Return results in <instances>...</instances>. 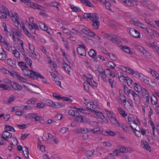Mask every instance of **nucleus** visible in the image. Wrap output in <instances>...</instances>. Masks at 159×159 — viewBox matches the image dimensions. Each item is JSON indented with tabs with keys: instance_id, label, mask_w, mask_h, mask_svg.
Returning a JSON list of instances; mask_svg holds the SVG:
<instances>
[{
	"instance_id": "2",
	"label": "nucleus",
	"mask_w": 159,
	"mask_h": 159,
	"mask_svg": "<svg viewBox=\"0 0 159 159\" xmlns=\"http://www.w3.org/2000/svg\"><path fill=\"white\" fill-rule=\"evenodd\" d=\"M23 86L25 88V90H23L20 93V94L23 95L25 94V90L29 91L34 93H38L39 92V88L36 86L29 84L28 86L24 85Z\"/></svg>"
},
{
	"instance_id": "43",
	"label": "nucleus",
	"mask_w": 159,
	"mask_h": 159,
	"mask_svg": "<svg viewBox=\"0 0 159 159\" xmlns=\"http://www.w3.org/2000/svg\"><path fill=\"white\" fill-rule=\"evenodd\" d=\"M64 105H62L61 103L54 102L53 106H52V107L58 108L64 107Z\"/></svg>"
},
{
	"instance_id": "63",
	"label": "nucleus",
	"mask_w": 159,
	"mask_h": 159,
	"mask_svg": "<svg viewBox=\"0 0 159 159\" xmlns=\"http://www.w3.org/2000/svg\"><path fill=\"white\" fill-rule=\"evenodd\" d=\"M120 152L122 153H126L128 151L125 148L121 147L120 148Z\"/></svg>"
},
{
	"instance_id": "15",
	"label": "nucleus",
	"mask_w": 159,
	"mask_h": 159,
	"mask_svg": "<svg viewBox=\"0 0 159 159\" xmlns=\"http://www.w3.org/2000/svg\"><path fill=\"white\" fill-rule=\"evenodd\" d=\"M149 71L154 77L158 80H159V74L157 72L151 68L149 69Z\"/></svg>"
},
{
	"instance_id": "34",
	"label": "nucleus",
	"mask_w": 159,
	"mask_h": 159,
	"mask_svg": "<svg viewBox=\"0 0 159 159\" xmlns=\"http://www.w3.org/2000/svg\"><path fill=\"white\" fill-rule=\"evenodd\" d=\"M146 43L147 46L149 47H152L154 51L157 50V49L158 48V47L157 46L154 44V42L153 43V44L148 43Z\"/></svg>"
},
{
	"instance_id": "36",
	"label": "nucleus",
	"mask_w": 159,
	"mask_h": 159,
	"mask_svg": "<svg viewBox=\"0 0 159 159\" xmlns=\"http://www.w3.org/2000/svg\"><path fill=\"white\" fill-rule=\"evenodd\" d=\"M106 111L108 117L109 118V119L111 117H115V115L111 111H110L108 110H106Z\"/></svg>"
},
{
	"instance_id": "41",
	"label": "nucleus",
	"mask_w": 159,
	"mask_h": 159,
	"mask_svg": "<svg viewBox=\"0 0 159 159\" xmlns=\"http://www.w3.org/2000/svg\"><path fill=\"white\" fill-rule=\"evenodd\" d=\"M116 66V64L112 61H109L108 63V66L109 68L114 69Z\"/></svg>"
},
{
	"instance_id": "20",
	"label": "nucleus",
	"mask_w": 159,
	"mask_h": 159,
	"mask_svg": "<svg viewBox=\"0 0 159 159\" xmlns=\"http://www.w3.org/2000/svg\"><path fill=\"white\" fill-rule=\"evenodd\" d=\"M91 112L96 114L97 116L100 117L101 119L105 118L103 114L101 112L98 111H96L94 110H92Z\"/></svg>"
},
{
	"instance_id": "29",
	"label": "nucleus",
	"mask_w": 159,
	"mask_h": 159,
	"mask_svg": "<svg viewBox=\"0 0 159 159\" xmlns=\"http://www.w3.org/2000/svg\"><path fill=\"white\" fill-rule=\"evenodd\" d=\"M92 24L93 27L95 29H98L100 25V22L98 21V20H97L93 21Z\"/></svg>"
},
{
	"instance_id": "7",
	"label": "nucleus",
	"mask_w": 159,
	"mask_h": 159,
	"mask_svg": "<svg viewBox=\"0 0 159 159\" xmlns=\"http://www.w3.org/2000/svg\"><path fill=\"white\" fill-rule=\"evenodd\" d=\"M129 33L133 37L135 38H139L140 33L136 30L134 28H131L130 29Z\"/></svg>"
},
{
	"instance_id": "18",
	"label": "nucleus",
	"mask_w": 159,
	"mask_h": 159,
	"mask_svg": "<svg viewBox=\"0 0 159 159\" xmlns=\"http://www.w3.org/2000/svg\"><path fill=\"white\" fill-rule=\"evenodd\" d=\"M80 1L82 3L87 7H94L93 5L88 0H81Z\"/></svg>"
},
{
	"instance_id": "21",
	"label": "nucleus",
	"mask_w": 159,
	"mask_h": 159,
	"mask_svg": "<svg viewBox=\"0 0 159 159\" xmlns=\"http://www.w3.org/2000/svg\"><path fill=\"white\" fill-rule=\"evenodd\" d=\"M34 73V75H33V79L37 80L39 78L42 79H44V76L41 75L40 73L36 72Z\"/></svg>"
},
{
	"instance_id": "58",
	"label": "nucleus",
	"mask_w": 159,
	"mask_h": 159,
	"mask_svg": "<svg viewBox=\"0 0 159 159\" xmlns=\"http://www.w3.org/2000/svg\"><path fill=\"white\" fill-rule=\"evenodd\" d=\"M108 56L110 58L113 60H116L117 59V56L113 54H108Z\"/></svg>"
},
{
	"instance_id": "6",
	"label": "nucleus",
	"mask_w": 159,
	"mask_h": 159,
	"mask_svg": "<svg viewBox=\"0 0 159 159\" xmlns=\"http://www.w3.org/2000/svg\"><path fill=\"white\" fill-rule=\"evenodd\" d=\"M105 36L113 43L118 44H120L121 43L120 40L117 38L114 37L113 35L109 34H105Z\"/></svg>"
},
{
	"instance_id": "24",
	"label": "nucleus",
	"mask_w": 159,
	"mask_h": 159,
	"mask_svg": "<svg viewBox=\"0 0 159 159\" xmlns=\"http://www.w3.org/2000/svg\"><path fill=\"white\" fill-rule=\"evenodd\" d=\"M7 57V55L6 52L4 50L2 49V52H1L0 53V60L2 61L5 60Z\"/></svg>"
},
{
	"instance_id": "19",
	"label": "nucleus",
	"mask_w": 159,
	"mask_h": 159,
	"mask_svg": "<svg viewBox=\"0 0 159 159\" xmlns=\"http://www.w3.org/2000/svg\"><path fill=\"white\" fill-rule=\"evenodd\" d=\"M39 26L41 29L43 30L46 31L48 33L49 32L48 31V27L45 25V24L42 22H40L39 23Z\"/></svg>"
},
{
	"instance_id": "53",
	"label": "nucleus",
	"mask_w": 159,
	"mask_h": 159,
	"mask_svg": "<svg viewBox=\"0 0 159 159\" xmlns=\"http://www.w3.org/2000/svg\"><path fill=\"white\" fill-rule=\"evenodd\" d=\"M123 86L125 93L126 94L128 95L129 94L130 89H128V87L125 85L123 84Z\"/></svg>"
},
{
	"instance_id": "9",
	"label": "nucleus",
	"mask_w": 159,
	"mask_h": 159,
	"mask_svg": "<svg viewBox=\"0 0 159 159\" xmlns=\"http://www.w3.org/2000/svg\"><path fill=\"white\" fill-rule=\"evenodd\" d=\"M28 3H29L27 4V6L28 7H31L34 9L37 8L39 9H41L43 8L42 6L39 5L36 3L31 2V1Z\"/></svg>"
},
{
	"instance_id": "51",
	"label": "nucleus",
	"mask_w": 159,
	"mask_h": 159,
	"mask_svg": "<svg viewBox=\"0 0 159 159\" xmlns=\"http://www.w3.org/2000/svg\"><path fill=\"white\" fill-rule=\"evenodd\" d=\"M2 10L3 12H2L6 15L7 16L9 15L10 12H9L8 9L5 7H2Z\"/></svg>"
},
{
	"instance_id": "27",
	"label": "nucleus",
	"mask_w": 159,
	"mask_h": 159,
	"mask_svg": "<svg viewBox=\"0 0 159 159\" xmlns=\"http://www.w3.org/2000/svg\"><path fill=\"white\" fill-rule=\"evenodd\" d=\"M86 122L89 123L91 125L96 127L98 126V122L96 121H93L89 120V119H86Z\"/></svg>"
},
{
	"instance_id": "62",
	"label": "nucleus",
	"mask_w": 159,
	"mask_h": 159,
	"mask_svg": "<svg viewBox=\"0 0 159 159\" xmlns=\"http://www.w3.org/2000/svg\"><path fill=\"white\" fill-rule=\"evenodd\" d=\"M89 30L88 29L86 28H84V29H81V31L83 33H84L86 34L87 35L89 31Z\"/></svg>"
},
{
	"instance_id": "26",
	"label": "nucleus",
	"mask_w": 159,
	"mask_h": 159,
	"mask_svg": "<svg viewBox=\"0 0 159 159\" xmlns=\"http://www.w3.org/2000/svg\"><path fill=\"white\" fill-rule=\"evenodd\" d=\"M131 128L133 131H138L139 132H140L141 133V134H142L143 135H144L146 134L145 131L142 128H139V129H136V128H134L132 126H131Z\"/></svg>"
},
{
	"instance_id": "22",
	"label": "nucleus",
	"mask_w": 159,
	"mask_h": 159,
	"mask_svg": "<svg viewBox=\"0 0 159 159\" xmlns=\"http://www.w3.org/2000/svg\"><path fill=\"white\" fill-rule=\"evenodd\" d=\"M15 97L12 95H10L9 98H7V100L4 101V103L6 104H10L12 102L14 101L15 100Z\"/></svg>"
},
{
	"instance_id": "28",
	"label": "nucleus",
	"mask_w": 159,
	"mask_h": 159,
	"mask_svg": "<svg viewBox=\"0 0 159 159\" xmlns=\"http://www.w3.org/2000/svg\"><path fill=\"white\" fill-rule=\"evenodd\" d=\"M134 87L135 91L138 93L139 92L140 90H141L142 88L141 86L137 83H134Z\"/></svg>"
},
{
	"instance_id": "14",
	"label": "nucleus",
	"mask_w": 159,
	"mask_h": 159,
	"mask_svg": "<svg viewBox=\"0 0 159 159\" xmlns=\"http://www.w3.org/2000/svg\"><path fill=\"white\" fill-rule=\"evenodd\" d=\"M122 49L123 51L126 53L130 54H133V52L131 51L130 48L126 46H122Z\"/></svg>"
},
{
	"instance_id": "3",
	"label": "nucleus",
	"mask_w": 159,
	"mask_h": 159,
	"mask_svg": "<svg viewBox=\"0 0 159 159\" xmlns=\"http://www.w3.org/2000/svg\"><path fill=\"white\" fill-rule=\"evenodd\" d=\"M84 19H89L91 21H93L97 20H98L97 14L96 13L92 14L91 13H84Z\"/></svg>"
},
{
	"instance_id": "30",
	"label": "nucleus",
	"mask_w": 159,
	"mask_h": 159,
	"mask_svg": "<svg viewBox=\"0 0 159 159\" xmlns=\"http://www.w3.org/2000/svg\"><path fill=\"white\" fill-rule=\"evenodd\" d=\"M0 89H2L1 90H8L10 89V87L6 84H0Z\"/></svg>"
},
{
	"instance_id": "16",
	"label": "nucleus",
	"mask_w": 159,
	"mask_h": 159,
	"mask_svg": "<svg viewBox=\"0 0 159 159\" xmlns=\"http://www.w3.org/2000/svg\"><path fill=\"white\" fill-rule=\"evenodd\" d=\"M77 114V116H76V118L78 122H86V119H88L85 118L83 116H79Z\"/></svg>"
},
{
	"instance_id": "4",
	"label": "nucleus",
	"mask_w": 159,
	"mask_h": 159,
	"mask_svg": "<svg viewBox=\"0 0 159 159\" xmlns=\"http://www.w3.org/2000/svg\"><path fill=\"white\" fill-rule=\"evenodd\" d=\"M23 74L24 75L28 76L30 77L33 79V75H34L35 71H33L32 70H28L27 68H24L22 69Z\"/></svg>"
},
{
	"instance_id": "60",
	"label": "nucleus",
	"mask_w": 159,
	"mask_h": 159,
	"mask_svg": "<svg viewBox=\"0 0 159 159\" xmlns=\"http://www.w3.org/2000/svg\"><path fill=\"white\" fill-rule=\"evenodd\" d=\"M97 70L100 73L99 76H100L101 74H104V70L102 66H99L98 68L97 69Z\"/></svg>"
},
{
	"instance_id": "1",
	"label": "nucleus",
	"mask_w": 159,
	"mask_h": 159,
	"mask_svg": "<svg viewBox=\"0 0 159 159\" xmlns=\"http://www.w3.org/2000/svg\"><path fill=\"white\" fill-rule=\"evenodd\" d=\"M1 137L7 142H12L11 139L14 141L15 144H17L16 138L12 136V133H10L6 130L4 131L1 135Z\"/></svg>"
},
{
	"instance_id": "10",
	"label": "nucleus",
	"mask_w": 159,
	"mask_h": 159,
	"mask_svg": "<svg viewBox=\"0 0 159 159\" xmlns=\"http://www.w3.org/2000/svg\"><path fill=\"white\" fill-rule=\"evenodd\" d=\"M142 82H144L145 83L149 85L152 82V80L149 78L143 75H142V76L141 77V80Z\"/></svg>"
},
{
	"instance_id": "64",
	"label": "nucleus",
	"mask_w": 159,
	"mask_h": 159,
	"mask_svg": "<svg viewBox=\"0 0 159 159\" xmlns=\"http://www.w3.org/2000/svg\"><path fill=\"white\" fill-rule=\"evenodd\" d=\"M51 5L53 7H56L58 9L59 8V5L57 2H52L51 3Z\"/></svg>"
},
{
	"instance_id": "44",
	"label": "nucleus",
	"mask_w": 159,
	"mask_h": 159,
	"mask_svg": "<svg viewBox=\"0 0 159 159\" xmlns=\"http://www.w3.org/2000/svg\"><path fill=\"white\" fill-rule=\"evenodd\" d=\"M25 150L23 151V153L25 155V157L28 159H29V151L28 148L27 147H24Z\"/></svg>"
},
{
	"instance_id": "17",
	"label": "nucleus",
	"mask_w": 159,
	"mask_h": 159,
	"mask_svg": "<svg viewBox=\"0 0 159 159\" xmlns=\"http://www.w3.org/2000/svg\"><path fill=\"white\" fill-rule=\"evenodd\" d=\"M109 120L110 121L116 126L120 127V125L115 117H111V118Z\"/></svg>"
},
{
	"instance_id": "59",
	"label": "nucleus",
	"mask_w": 159,
	"mask_h": 159,
	"mask_svg": "<svg viewBox=\"0 0 159 159\" xmlns=\"http://www.w3.org/2000/svg\"><path fill=\"white\" fill-rule=\"evenodd\" d=\"M111 70L108 69L105 70L104 74H105L106 76H109L110 73H111Z\"/></svg>"
},
{
	"instance_id": "33",
	"label": "nucleus",
	"mask_w": 159,
	"mask_h": 159,
	"mask_svg": "<svg viewBox=\"0 0 159 159\" xmlns=\"http://www.w3.org/2000/svg\"><path fill=\"white\" fill-rule=\"evenodd\" d=\"M68 113L72 116L76 117L77 114H78V111L76 110H73L72 109L69 110Z\"/></svg>"
},
{
	"instance_id": "39",
	"label": "nucleus",
	"mask_w": 159,
	"mask_h": 159,
	"mask_svg": "<svg viewBox=\"0 0 159 159\" xmlns=\"http://www.w3.org/2000/svg\"><path fill=\"white\" fill-rule=\"evenodd\" d=\"M126 82L127 83L128 85L129 86L133 84H134L133 81L128 76L126 77Z\"/></svg>"
},
{
	"instance_id": "55",
	"label": "nucleus",
	"mask_w": 159,
	"mask_h": 159,
	"mask_svg": "<svg viewBox=\"0 0 159 159\" xmlns=\"http://www.w3.org/2000/svg\"><path fill=\"white\" fill-rule=\"evenodd\" d=\"M45 105L43 103H38L36 104V108L39 109L41 108H43L44 107Z\"/></svg>"
},
{
	"instance_id": "12",
	"label": "nucleus",
	"mask_w": 159,
	"mask_h": 159,
	"mask_svg": "<svg viewBox=\"0 0 159 159\" xmlns=\"http://www.w3.org/2000/svg\"><path fill=\"white\" fill-rule=\"evenodd\" d=\"M77 51L78 54L80 56H85L86 55V51L85 48L78 47L77 48Z\"/></svg>"
},
{
	"instance_id": "32",
	"label": "nucleus",
	"mask_w": 159,
	"mask_h": 159,
	"mask_svg": "<svg viewBox=\"0 0 159 159\" xmlns=\"http://www.w3.org/2000/svg\"><path fill=\"white\" fill-rule=\"evenodd\" d=\"M89 55L92 58H94L96 56L97 53L93 49H91L89 52Z\"/></svg>"
},
{
	"instance_id": "35",
	"label": "nucleus",
	"mask_w": 159,
	"mask_h": 159,
	"mask_svg": "<svg viewBox=\"0 0 159 159\" xmlns=\"http://www.w3.org/2000/svg\"><path fill=\"white\" fill-rule=\"evenodd\" d=\"M5 129L8 132V131H11L13 132H15L16 130L14 128L10 125H7L5 126Z\"/></svg>"
},
{
	"instance_id": "47",
	"label": "nucleus",
	"mask_w": 159,
	"mask_h": 159,
	"mask_svg": "<svg viewBox=\"0 0 159 159\" xmlns=\"http://www.w3.org/2000/svg\"><path fill=\"white\" fill-rule=\"evenodd\" d=\"M100 130V129L98 128H96L92 129H90L89 130V132L90 133L93 132L94 134H97L98 132Z\"/></svg>"
},
{
	"instance_id": "45",
	"label": "nucleus",
	"mask_w": 159,
	"mask_h": 159,
	"mask_svg": "<svg viewBox=\"0 0 159 159\" xmlns=\"http://www.w3.org/2000/svg\"><path fill=\"white\" fill-rule=\"evenodd\" d=\"M132 75L136 78H139L141 80V77L142 75H140V73L138 71H134Z\"/></svg>"
},
{
	"instance_id": "5",
	"label": "nucleus",
	"mask_w": 159,
	"mask_h": 159,
	"mask_svg": "<svg viewBox=\"0 0 159 159\" xmlns=\"http://www.w3.org/2000/svg\"><path fill=\"white\" fill-rule=\"evenodd\" d=\"M8 16L14 18L15 20H13L15 21V24H17L18 25H20V24L19 21V17L17 13L16 12H14L13 13L12 12H10Z\"/></svg>"
},
{
	"instance_id": "38",
	"label": "nucleus",
	"mask_w": 159,
	"mask_h": 159,
	"mask_svg": "<svg viewBox=\"0 0 159 159\" xmlns=\"http://www.w3.org/2000/svg\"><path fill=\"white\" fill-rule=\"evenodd\" d=\"M128 6L130 7H134V6H137V2H133L131 0H128L126 3Z\"/></svg>"
},
{
	"instance_id": "13",
	"label": "nucleus",
	"mask_w": 159,
	"mask_h": 159,
	"mask_svg": "<svg viewBox=\"0 0 159 159\" xmlns=\"http://www.w3.org/2000/svg\"><path fill=\"white\" fill-rule=\"evenodd\" d=\"M142 145H143V147L144 149L149 151H151V147L149 145L148 143L146 141H142Z\"/></svg>"
},
{
	"instance_id": "48",
	"label": "nucleus",
	"mask_w": 159,
	"mask_h": 159,
	"mask_svg": "<svg viewBox=\"0 0 159 159\" xmlns=\"http://www.w3.org/2000/svg\"><path fill=\"white\" fill-rule=\"evenodd\" d=\"M13 54L17 58L20 59V54L19 52L17 51V49H15V50H13Z\"/></svg>"
},
{
	"instance_id": "8",
	"label": "nucleus",
	"mask_w": 159,
	"mask_h": 159,
	"mask_svg": "<svg viewBox=\"0 0 159 159\" xmlns=\"http://www.w3.org/2000/svg\"><path fill=\"white\" fill-rule=\"evenodd\" d=\"M131 23L134 25L139 26L141 28L145 29V30H147L148 28L146 25L139 22L135 21L134 20H132L131 21Z\"/></svg>"
},
{
	"instance_id": "42",
	"label": "nucleus",
	"mask_w": 159,
	"mask_h": 159,
	"mask_svg": "<svg viewBox=\"0 0 159 159\" xmlns=\"http://www.w3.org/2000/svg\"><path fill=\"white\" fill-rule=\"evenodd\" d=\"M146 57H148L149 58H152V57L150 53L146 50L145 49L142 53Z\"/></svg>"
},
{
	"instance_id": "49",
	"label": "nucleus",
	"mask_w": 159,
	"mask_h": 159,
	"mask_svg": "<svg viewBox=\"0 0 159 159\" xmlns=\"http://www.w3.org/2000/svg\"><path fill=\"white\" fill-rule=\"evenodd\" d=\"M62 66L65 69L66 71L69 74L71 69L70 66L67 64H66L65 66Z\"/></svg>"
},
{
	"instance_id": "37",
	"label": "nucleus",
	"mask_w": 159,
	"mask_h": 159,
	"mask_svg": "<svg viewBox=\"0 0 159 159\" xmlns=\"http://www.w3.org/2000/svg\"><path fill=\"white\" fill-rule=\"evenodd\" d=\"M151 103L153 105H155L157 103V98L155 96L151 98Z\"/></svg>"
},
{
	"instance_id": "57",
	"label": "nucleus",
	"mask_w": 159,
	"mask_h": 159,
	"mask_svg": "<svg viewBox=\"0 0 159 159\" xmlns=\"http://www.w3.org/2000/svg\"><path fill=\"white\" fill-rule=\"evenodd\" d=\"M104 5L105 6V7L107 9H109L111 11V4L109 1H107Z\"/></svg>"
},
{
	"instance_id": "52",
	"label": "nucleus",
	"mask_w": 159,
	"mask_h": 159,
	"mask_svg": "<svg viewBox=\"0 0 159 159\" xmlns=\"http://www.w3.org/2000/svg\"><path fill=\"white\" fill-rule=\"evenodd\" d=\"M141 92L143 96H145L147 94H149L148 91L144 88H142Z\"/></svg>"
},
{
	"instance_id": "61",
	"label": "nucleus",
	"mask_w": 159,
	"mask_h": 159,
	"mask_svg": "<svg viewBox=\"0 0 159 159\" xmlns=\"http://www.w3.org/2000/svg\"><path fill=\"white\" fill-rule=\"evenodd\" d=\"M106 133H107L108 135L112 136H114L115 134L114 132L110 130H106Z\"/></svg>"
},
{
	"instance_id": "56",
	"label": "nucleus",
	"mask_w": 159,
	"mask_h": 159,
	"mask_svg": "<svg viewBox=\"0 0 159 159\" xmlns=\"http://www.w3.org/2000/svg\"><path fill=\"white\" fill-rule=\"evenodd\" d=\"M54 80L57 85L59 86L61 88L62 87L61 86V81L59 80V78H55V79H54Z\"/></svg>"
},
{
	"instance_id": "50",
	"label": "nucleus",
	"mask_w": 159,
	"mask_h": 159,
	"mask_svg": "<svg viewBox=\"0 0 159 159\" xmlns=\"http://www.w3.org/2000/svg\"><path fill=\"white\" fill-rule=\"evenodd\" d=\"M18 65L22 68L24 67L26 68H28L26 63L23 61L19 62Z\"/></svg>"
},
{
	"instance_id": "25",
	"label": "nucleus",
	"mask_w": 159,
	"mask_h": 159,
	"mask_svg": "<svg viewBox=\"0 0 159 159\" xmlns=\"http://www.w3.org/2000/svg\"><path fill=\"white\" fill-rule=\"evenodd\" d=\"M89 129L84 128H80L77 129V132L79 133L84 134L86 132H89Z\"/></svg>"
},
{
	"instance_id": "31",
	"label": "nucleus",
	"mask_w": 159,
	"mask_h": 159,
	"mask_svg": "<svg viewBox=\"0 0 159 159\" xmlns=\"http://www.w3.org/2000/svg\"><path fill=\"white\" fill-rule=\"evenodd\" d=\"M85 104L87 106V109H88L91 112V110H92L91 108L92 107V105H94V103L91 102H88L85 101Z\"/></svg>"
},
{
	"instance_id": "46",
	"label": "nucleus",
	"mask_w": 159,
	"mask_h": 159,
	"mask_svg": "<svg viewBox=\"0 0 159 159\" xmlns=\"http://www.w3.org/2000/svg\"><path fill=\"white\" fill-rule=\"evenodd\" d=\"M125 71L128 73L132 75L134 70L129 67H125Z\"/></svg>"
},
{
	"instance_id": "23",
	"label": "nucleus",
	"mask_w": 159,
	"mask_h": 159,
	"mask_svg": "<svg viewBox=\"0 0 159 159\" xmlns=\"http://www.w3.org/2000/svg\"><path fill=\"white\" fill-rule=\"evenodd\" d=\"M12 88L16 90H21L22 89V87L20 85L14 82L12 85Z\"/></svg>"
},
{
	"instance_id": "40",
	"label": "nucleus",
	"mask_w": 159,
	"mask_h": 159,
	"mask_svg": "<svg viewBox=\"0 0 159 159\" xmlns=\"http://www.w3.org/2000/svg\"><path fill=\"white\" fill-rule=\"evenodd\" d=\"M118 109L120 114L122 115L123 117H125L127 116V114L125 113L124 110L121 108L119 107Z\"/></svg>"
},
{
	"instance_id": "54",
	"label": "nucleus",
	"mask_w": 159,
	"mask_h": 159,
	"mask_svg": "<svg viewBox=\"0 0 159 159\" xmlns=\"http://www.w3.org/2000/svg\"><path fill=\"white\" fill-rule=\"evenodd\" d=\"M2 71L5 74H10L11 75H12V73L9 70L3 68L1 69Z\"/></svg>"
},
{
	"instance_id": "11",
	"label": "nucleus",
	"mask_w": 159,
	"mask_h": 159,
	"mask_svg": "<svg viewBox=\"0 0 159 159\" xmlns=\"http://www.w3.org/2000/svg\"><path fill=\"white\" fill-rule=\"evenodd\" d=\"M7 63L9 65L12 66L15 68H16L17 67L16 65V61L14 59L11 58L7 59Z\"/></svg>"
}]
</instances>
